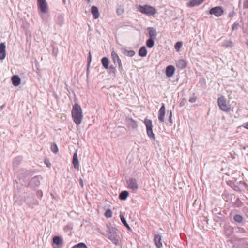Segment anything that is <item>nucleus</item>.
<instances>
[{"mask_svg": "<svg viewBox=\"0 0 248 248\" xmlns=\"http://www.w3.org/2000/svg\"><path fill=\"white\" fill-rule=\"evenodd\" d=\"M72 116L73 121L77 125L81 123L83 119L82 110L80 106L78 103H75L73 106Z\"/></svg>", "mask_w": 248, "mask_h": 248, "instance_id": "nucleus-1", "label": "nucleus"}, {"mask_svg": "<svg viewBox=\"0 0 248 248\" xmlns=\"http://www.w3.org/2000/svg\"><path fill=\"white\" fill-rule=\"evenodd\" d=\"M107 232L108 233V237L116 245L119 244V235L117 234V229L115 227L107 226Z\"/></svg>", "mask_w": 248, "mask_h": 248, "instance_id": "nucleus-2", "label": "nucleus"}, {"mask_svg": "<svg viewBox=\"0 0 248 248\" xmlns=\"http://www.w3.org/2000/svg\"><path fill=\"white\" fill-rule=\"evenodd\" d=\"M138 10L142 14L147 16H154L157 13V11L155 8L148 5L144 6L140 5L138 7Z\"/></svg>", "mask_w": 248, "mask_h": 248, "instance_id": "nucleus-3", "label": "nucleus"}, {"mask_svg": "<svg viewBox=\"0 0 248 248\" xmlns=\"http://www.w3.org/2000/svg\"><path fill=\"white\" fill-rule=\"evenodd\" d=\"M143 123L145 124L146 127V131L148 136L151 140H155V134L153 133V126L152 120L148 119L147 118H145L143 121Z\"/></svg>", "mask_w": 248, "mask_h": 248, "instance_id": "nucleus-4", "label": "nucleus"}, {"mask_svg": "<svg viewBox=\"0 0 248 248\" xmlns=\"http://www.w3.org/2000/svg\"><path fill=\"white\" fill-rule=\"evenodd\" d=\"M218 105L220 109L225 112H228L230 109V105L228 104L226 98L221 96L217 99Z\"/></svg>", "mask_w": 248, "mask_h": 248, "instance_id": "nucleus-5", "label": "nucleus"}, {"mask_svg": "<svg viewBox=\"0 0 248 248\" xmlns=\"http://www.w3.org/2000/svg\"><path fill=\"white\" fill-rule=\"evenodd\" d=\"M126 125L129 130H137L138 124L137 121L133 119L132 118L126 117L125 119Z\"/></svg>", "mask_w": 248, "mask_h": 248, "instance_id": "nucleus-6", "label": "nucleus"}, {"mask_svg": "<svg viewBox=\"0 0 248 248\" xmlns=\"http://www.w3.org/2000/svg\"><path fill=\"white\" fill-rule=\"evenodd\" d=\"M128 188L133 191H136L138 189V185L137 180L135 178H129L126 180Z\"/></svg>", "mask_w": 248, "mask_h": 248, "instance_id": "nucleus-7", "label": "nucleus"}, {"mask_svg": "<svg viewBox=\"0 0 248 248\" xmlns=\"http://www.w3.org/2000/svg\"><path fill=\"white\" fill-rule=\"evenodd\" d=\"M37 6L42 13L46 14L47 12L48 5L46 0H37Z\"/></svg>", "mask_w": 248, "mask_h": 248, "instance_id": "nucleus-8", "label": "nucleus"}, {"mask_svg": "<svg viewBox=\"0 0 248 248\" xmlns=\"http://www.w3.org/2000/svg\"><path fill=\"white\" fill-rule=\"evenodd\" d=\"M25 201L28 206L31 207H33L34 205L38 204V201L32 195L27 196L25 198Z\"/></svg>", "mask_w": 248, "mask_h": 248, "instance_id": "nucleus-9", "label": "nucleus"}, {"mask_svg": "<svg viewBox=\"0 0 248 248\" xmlns=\"http://www.w3.org/2000/svg\"><path fill=\"white\" fill-rule=\"evenodd\" d=\"M224 13L222 8L220 6H216L212 8L210 11L209 13L211 15H214L217 17L221 16Z\"/></svg>", "mask_w": 248, "mask_h": 248, "instance_id": "nucleus-10", "label": "nucleus"}, {"mask_svg": "<svg viewBox=\"0 0 248 248\" xmlns=\"http://www.w3.org/2000/svg\"><path fill=\"white\" fill-rule=\"evenodd\" d=\"M40 185L39 177L34 176L29 182L28 186L32 188H35Z\"/></svg>", "mask_w": 248, "mask_h": 248, "instance_id": "nucleus-11", "label": "nucleus"}, {"mask_svg": "<svg viewBox=\"0 0 248 248\" xmlns=\"http://www.w3.org/2000/svg\"><path fill=\"white\" fill-rule=\"evenodd\" d=\"M165 114V106L164 103L162 104V106L158 111V120L161 122H164V116Z\"/></svg>", "mask_w": 248, "mask_h": 248, "instance_id": "nucleus-12", "label": "nucleus"}, {"mask_svg": "<svg viewBox=\"0 0 248 248\" xmlns=\"http://www.w3.org/2000/svg\"><path fill=\"white\" fill-rule=\"evenodd\" d=\"M147 30L148 31L149 38L155 39L157 36L156 29L153 27H148Z\"/></svg>", "mask_w": 248, "mask_h": 248, "instance_id": "nucleus-13", "label": "nucleus"}, {"mask_svg": "<svg viewBox=\"0 0 248 248\" xmlns=\"http://www.w3.org/2000/svg\"><path fill=\"white\" fill-rule=\"evenodd\" d=\"M175 71L174 66L170 65L168 66L166 69V75L167 77H171L173 76Z\"/></svg>", "mask_w": 248, "mask_h": 248, "instance_id": "nucleus-14", "label": "nucleus"}, {"mask_svg": "<svg viewBox=\"0 0 248 248\" xmlns=\"http://www.w3.org/2000/svg\"><path fill=\"white\" fill-rule=\"evenodd\" d=\"M6 46L4 43H0V60H3L6 57Z\"/></svg>", "mask_w": 248, "mask_h": 248, "instance_id": "nucleus-15", "label": "nucleus"}, {"mask_svg": "<svg viewBox=\"0 0 248 248\" xmlns=\"http://www.w3.org/2000/svg\"><path fill=\"white\" fill-rule=\"evenodd\" d=\"M155 244L157 248H161L162 246L161 242V236L159 234H155L154 237Z\"/></svg>", "mask_w": 248, "mask_h": 248, "instance_id": "nucleus-16", "label": "nucleus"}, {"mask_svg": "<svg viewBox=\"0 0 248 248\" xmlns=\"http://www.w3.org/2000/svg\"><path fill=\"white\" fill-rule=\"evenodd\" d=\"M91 13L94 19H97L100 16L98 8L95 6H93L91 7Z\"/></svg>", "mask_w": 248, "mask_h": 248, "instance_id": "nucleus-17", "label": "nucleus"}, {"mask_svg": "<svg viewBox=\"0 0 248 248\" xmlns=\"http://www.w3.org/2000/svg\"><path fill=\"white\" fill-rule=\"evenodd\" d=\"M11 80L13 85L15 86H18L21 83V79L17 75H14L12 77Z\"/></svg>", "mask_w": 248, "mask_h": 248, "instance_id": "nucleus-18", "label": "nucleus"}, {"mask_svg": "<svg viewBox=\"0 0 248 248\" xmlns=\"http://www.w3.org/2000/svg\"><path fill=\"white\" fill-rule=\"evenodd\" d=\"M72 163H73L74 167L75 169L78 168L79 161H78V159L77 151H76L73 155Z\"/></svg>", "mask_w": 248, "mask_h": 248, "instance_id": "nucleus-19", "label": "nucleus"}, {"mask_svg": "<svg viewBox=\"0 0 248 248\" xmlns=\"http://www.w3.org/2000/svg\"><path fill=\"white\" fill-rule=\"evenodd\" d=\"M22 161V157L21 156H18L16 157L13 162V167L14 169H16L19 165L20 164Z\"/></svg>", "mask_w": 248, "mask_h": 248, "instance_id": "nucleus-20", "label": "nucleus"}, {"mask_svg": "<svg viewBox=\"0 0 248 248\" xmlns=\"http://www.w3.org/2000/svg\"><path fill=\"white\" fill-rule=\"evenodd\" d=\"M53 243L58 246H60L63 244V240L61 237L59 236H55L53 238Z\"/></svg>", "mask_w": 248, "mask_h": 248, "instance_id": "nucleus-21", "label": "nucleus"}, {"mask_svg": "<svg viewBox=\"0 0 248 248\" xmlns=\"http://www.w3.org/2000/svg\"><path fill=\"white\" fill-rule=\"evenodd\" d=\"M187 65L186 61L183 59H180L176 62V66L180 69L185 68Z\"/></svg>", "mask_w": 248, "mask_h": 248, "instance_id": "nucleus-22", "label": "nucleus"}, {"mask_svg": "<svg viewBox=\"0 0 248 248\" xmlns=\"http://www.w3.org/2000/svg\"><path fill=\"white\" fill-rule=\"evenodd\" d=\"M120 219H121V222L122 223H123V224L129 230V231H132V229L131 228V227L129 226V225L128 224V223H127V221L126 220V219H125L123 214L121 213H120Z\"/></svg>", "mask_w": 248, "mask_h": 248, "instance_id": "nucleus-23", "label": "nucleus"}, {"mask_svg": "<svg viewBox=\"0 0 248 248\" xmlns=\"http://www.w3.org/2000/svg\"><path fill=\"white\" fill-rule=\"evenodd\" d=\"M138 54L140 56L144 57L147 54V51L145 46H142L139 49Z\"/></svg>", "mask_w": 248, "mask_h": 248, "instance_id": "nucleus-24", "label": "nucleus"}, {"mask_svg": "<svg viewBox=\"0 0 248 248\" xmlns=\"http://www.w3.org/2000/svg\"><path fill=\"white\" fill-rule=\"evenodd\" d=\"M101 63L103 66L106 69H108L109 68V60L106 57H104L101 59Z\"/></svg>", "mask_w": 248, "mask_h": 248, "instance_id": "nucleus-25", "label": "nucleus"}, {"mask_svg": "<svg viewBox=\"0 0 248 248\" xmlns=\"http://www.w3.org/2000/svg\"><path fill=\"white\" fill-rule=\"evenodd\" d=\"M122 52L129 57H133L135 54V52L134 50H127L125 48L121 49Z\"/></svg>", "mask_w": 248, "mask_h": 248, "instance_id": "nucleus-26", "label": "nucleus"}, {"mask_svg": "<svg viewBox=\"0 0 248 248\" xmlns=\"http://www.w3.org/2000/svg\"><path fill=\"white\" fill-rule=\"evenodd\" d=\"M128 195L129 193L127 191H123L119 194V198L122 201H124L127 199Z\"/></svg>", "mask_w": 248, "mask_h": 248, "instance_id": "nucleus-27", "label": "nucleus"}, {"mask_svg": "<svg viewBox=\"0 0 248 248\" xmlns=\"http://www.w3.org/2000/svg\"><path fill=\"white\" fill-rule=\"evenodd\" d=\"M64 20V15L62 14H60L58 16L56 19L57 23L60 26H62Z\"/></svg>", "mask_w": 248, "mask_h": 248, "instance_id": "nucleus-28", "label": "nucleus"}, {"mask_svg": "<svg viewBox=\"0 0 248 248\" xmlns=\"http://www.w3.org/2000/svg\"><path fill=\"white\" fill-rule=\"evenodd\" d=\"M146 44L148 48H152L155 44L154 39L152 38H148L146 42Z\"/></svg>", "mask_w": 248, "mask_h": 248, "instance_id": "nucleus-29", "label": "nucleus"}, {"mask_svg": "<svg viewBox=\"0 0 248 248\" xmlns=\"http://www.w3.org/2000/svg\"><path fill=\"white\" fill-rule=\"evenodd\" d=\"M111 56L114 63H115L117 60L120 58L117 53L113 50L111 51Z\"/></svg>", "mask_w": 248, "mask_h": 248, "instance_id": "nucleus-30", "label": "nucleus"}, {"mask_svg": "<svg viewBox=\"0 0 248 248\" xmlns=\"http://www.w3.org/2000/svg\"><path fill=\"white\" fill-rule=\"evenodd\" d=\"M227 183L230 187L232 188L235 191H237L239 189L238 187L235 185L234 182L232 181H228Z\"/></svg>", "mask_w": 248, "mask_h": 248, "instance_id": "nucleus-31", "label": "nucleus"}, {"mask_svg": "<svg viewBox=\"0 0 248 248\" xmlns=\"http://www.w3.org/2000/svg\"><path fill=\"white\" fill-rule=\"evenodd\" d=\"M71 248H88V247L84 243L80 242L74 245Z\"/></svg>", "mask_w": 248, "mask_h": 248, "instance_id": "nucleus-32", "label": "nucleus"}, {"mask_svg": "<svg viewBox=\"0 0 248 248\" xmlns=\"http://www.w3.org/2000/svg\"><path fill=\"white\" fill-rule=\"evenodd\" d=\"M233 219L235 221L239 222V223L241 222L243 220L242 217L241 216H240V215H235L233 217Z\"/></svg>", "mask_w": 248, "mask_h": 248, "instance_id": "nucleus-33", "label": "nucleus"}, {"mask_svg": "<svg viewBox=\"0 0 248 248\" xmlns=\"http://www.w3.org/2000/svg\"><path fill=\"white\" fill-rule=\"evenodd\" d=\"M51 150L53 153H56L58 152V148L57 145L55 143L51 144Z\"/></svg>", "mask_w": 248, "mask_h": 248, "instance_id": "nucleus-34", "label": "nucleus"}, {"mask_svg": "<svg viewBox=\"0 0 248 248\" xmlns=\"http://www.w3.org/2000/svg\"><path fill=\"white\" fill-rule=\"evenodd\" d=\"M105 215L107 218H110L112 217V212L110 209H107L105 212Z\"/></svg>", "mask_w": 248, "mask_h": 248, "instance_id": "nucleus-35", "label": "nucleus"}, {"mask_svg": "<svg viewBox=\"0 0 248 248\" xmlns=\"http://www.w3.org/2000/svg\"><path fill=\"white\" fill-rule=\"evenodd\" d=\"M182 45L183 44L182 42H177L176 43L174 46L177 51L179 50L180 48L182 47Z\"/></svg>", "mask_w": 248, "mask_h": 248, "instance_id": "nucleus-36", "label": "nucleus"}, {"mask_svg": "<svg viewBox=\"0 0 248 248\" xmlns=\"http://www.w3.org/2000/svg\"><path fill=\"white\" fill-rule=\"evenodd\" d=\"M118 15H121L124 12V8L122 6L119 7L116 10Z\"/></svg>", "mask_w": 248, "mask_h": 248, "instance_id": "nucleus-37", "label": "nucleus"}, {"mask_svg": "<svg viewBox=\"0 0 248 248\" xmlns=\"http://www.w3.org/2000/svg\"><path fill=\"white\" fill-rule=\"evenodd\" d=\"M223 46L226 47H232L233 44L231 41H226L224 43Z\"/></svg>", "mask_w": 248, "mask_h": 248, "instance_id": "nucleus-38", "label": "nucleus"}, {"mask_svg": "<svg viewBox=\"0 0 248 248\" xmlns=\"http://www.w3.org/2000/svg\"><path fill=\"white\" fill-rule=\"evenodd\" d=\"M167 113L169 114L168 120L171 124H172L173 122L172 120V111L171 110H168Z\"/></svg>", "mask_w": 248, "mask_h": 248, "instance_id": "nucleus-39", "label": "nucleus"}, {"mask_svg": "<svg viewBox=\"0 0 248 248\" xmlns=\"http://www.w3.org/2000/svg\"><path fill=\"white\" fill-rule=\"evenodd\" d=\"M109 71H110V73H112L114 74V75H115V73L116 72V69H115V68L114 67V66L113 65H111L110 66Z\"/></svg>", "mask_w": 248, "mask_h": 248, "instance_id": "nucleus-40", "label": "nucleus"}, {"mask_svg": "<svg viewBox=\"0 0 248 248\" xmlns=\"http://www.w3.org/2000/svg\"><path fill=\"white\" fill-rule=\"evenodd\" d=\"M91 61H92V55H91V52L90 51L89 53L88 57V62H87V66H90Z\"/></svg>", "mask_w": 248, "mask_h": 248, "instance_id": "nucleus-41", "label": "nucleus"}, {"mask_svg": "<svg viewBox=\"0 0 248 248\" xmlns=\"http://www.w3.org/2000/svg\"><path fill=\"white\" fill-rule=\"evenodd\" d=\"M239 26V23H236L235 22L233 25L232 26V31L233 30H236L238 29V27Z\"/></svg>", "mask_w": 248, "mask_h": 248, "instance_id": "nucleus-42", "label": "nucleus"}, {"mask_svg": "<svg viewBox=\"0 0 248 248\" xmlns=\"http://www.w3.org/2000/svg\"><path fill=\"white\" fill-rule=\"evenodd\" d=\"M243 7L244 9L247 10L248 8V0H245L243 3Z\"/></svg>", "mask_w": 248, "mask_h": 248, "instance_id": "nucleus-43", "label": "nucleus"}, {"mask_svg": "<svg viewBox=\"0 0 248 248\" xmlns=\"http://www.w3.org/2000/svg\"><path fill=\"white\" fill-rule=\"evenodd\" d=\"M197 98L195 96H193L189 99V102L191 103H194L196 101Z\"/></svg>", "mask_w": 248, "mask_h": 248, "instance_id": "nucleus-44", "label": "nucleus"}, {"mask_svg": "<svg viewBox=\"0 0 248 248\" xmlns=\"http://www.w3.org/2000/svg\"><path fill=\"white\" fill-rule=\"evenodd\" d=\"M71 229V227L69 225H67L64 227V230L66 232L68 231L69 230Z\"/></svg>", "mask_w": 248, "mask_h": 248, "instance_id": "nucleus-45", "label": "nucleus"}, {"mask_svg": "<svg viewBox=\"0 0 248 248\" xmlns=\"http://www.w3.org/2000/svg\"><path fill=\"white\" fill-rule=\"evenodd\" d=\"M45 163L47 166V167H48L49 168H50L51 166V164L50 163V162L48 160H45Z\"/></svg>", "mask_w": 248, "mask_h": 248, "instance_id": "nucleus-46", "label": "nucleus"}, {"mask_svg": "<svg viewBox=\"0 0 248 248\" xmlns=\"http://www.w3.org/2000/svg\"><path fill=\"white\" fill-rule=\"evenodd\" d=\"M119 66V70L121 71L123 70V66L121 62H120L118 63Z\"/></svg>", "mask_w": 248, "mask_h": 248, "instance_id": "nucleus-47", "label": "nucleus"}, {"mask_svg": "<svg viewBox=\"0 0 248 248\" xmlns=\"http://www.w3.org/2000/svg\"><path fill=\"white\" fill-rule=\"evenodd\" d=\"M235 15V13L233 11L229 13L228 16L230 17H233Z\"/></svg>", "mask_w": 248, "mask_h": 248, "instance_id": "nucleus-48", "label": "nucleus"}, {"mask_svg": "<svg viewBox=\"0 0 248 248\" xmlns=\"http://www.w3.org/2000/svg\"><path fill=\"white\" fill-rule=\"evenodd\" d=\"M42 192L41 191L38 190L37 191V195L38 196L42 197Z\"/></svg>", "mask_w": 248, "mask_h": 248, "instance_id": "nucleus-49", "label": "nucleus"}, {"mask_svg": "<svg viewBox=\"0 0 248 248\" xmlns=\"http://www.w3.org/2000/svg\"><path fill=\"white\" fill-rule=\"evenodd\" d=\"M79 183L81 186L83 187V182L82 179H79Z\"/></svg>", "mask_w": 248, "mask_h": 248, "instance_id": "nucleus-50", "label": "nucleus"}, {"mask_svg": "<svg viewBox=\"0 0 248 248\" xmlns=\"http://www.w3.org/2000/svg\"><path fill=\"white\" fill-rule=\"evenodd\" d=\"M244 127H245L246 129H248V122H246V123H245L244 124Z\"/></svg>", "mask_w": 248, "mask_h": 248, "instance_id": "nucleus-51", "label": "nucleus"}, {"mask_svg": "<svg viewBox=\"0 0 248 248\" xmlns=\"http://www.w3.org/2000/svg\"><path fill=\"white\" fill-rule=\"evenodd\" d=\"M121 62V59H120V58H119V59H118L117 60V61H116V62H117V63L120 62Z\"/></svg>", "mask_w": 248, "mask_h": 248, "instance_id": "nucleus-52", "label": "nucleus"}, {"mask_svg": "<svg viewBox=\"0 0 248 248\" xmlns=\"http://www.w3.org/2000/svg\"><path fill=\"white\" fill-rule=\"evenodd\" d=\"M246 44L248 45V40L246 41Z\"/></svg>", "mask_w": 248, "mask_h": 248, "instance_id": "nucleus-53", "label": "nucleus"}, {"mask_svg": "<svg viewBox=\"0 0 248 248\" xmlns=\"http://www.w3.org/2000/svg\"><path fill=\"white\" fill-rule=\"evenodd\" d=\"M182 105H183V104H182V102L180 103V106L181 107V106H182Z\"/></svg>", "mask_w": 248, "mask_h": 248, "instance_id": "nucleus-54", "label": "nucleus"}]
</instances>
